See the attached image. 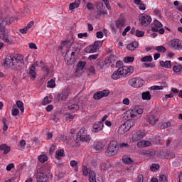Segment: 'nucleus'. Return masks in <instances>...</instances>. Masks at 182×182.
I'll return each instance as SVG.
<instances>
[{
  "label": "nucleus",
  "instance_id": "nucleus-14",
  "mask_svg": "<svg viewBox=\"0 0 182 182\" xmlns=\"http://www.w3.org/2000/svg\"><path fill=\"white\" fill-rule=\"evenodd\" d=\"M37 182H49V178L48 175L44 174L43 173H38L36 176Z\"/></svg>",
  "mask_w": 182,
  "mask_h": 182
},
{
  "label": "nucleus",
  "instance_id": "nucleus-6",
  "mask_svg": "<svg viewBox=\"0 0 182 182\" xmlns=\"http://www.w3.org/2000/svg\"><path fill=\"white\" fill-rule=\"evenodd\" d=\"M77 139L80 141H90V136L87 135L86 128H82L77 134Z\"/></svg>",
  "mask_w": 182,
  "mask_h": 182
},
{
  "label": "nucleus",
  "instance_id": "nucleus-7",
  "mask_svg": "<svg viewBox=\"0 0 182 182\" xmlns=\"http://www.w3.org/2000/svg\"><path fill=\"white\" fill-rule=\"evenodd\" d=\"M114 56L111 55L109 57H107L105 60L100 63V66L101 69H106L109 68V66H113V63H114Z\"/></svg>",
  "mask_w": 182,
  "mask_h": 182
},
{
  "label": "nucleus",
  "instance_id": "nucleus-3",
  "mask_svg": "<svg viewBox=\"0 0 182 182\" xmlns=\"http://www.w3.org/2000/svg\"><path fill=\"white\" fill-rule=\"evenodd\" d=\"M119 151V145L116 141H112L109 143L107 149L105 151L106 156H116Z\"/></svg>",
  "mask_w": 182,
  "mask_h": 182
},
{
  "label": "nucleus",
  "instance_id": "nucleus-5",
  "mask_svg": "<svg viewBox=\"0 0 182 182\" xmlns=\"http://www.w3.org/2000/svg\"><path fill=\"white\" fill-rule=\"evenodd\" d=\"M118 72L121 74L122 77L126 76H130L133 72H134V68L133 66H122L118 68Z\"/></svg>",
  "mask_w": 182,
  "mask_h": 182
},
{
  "label": "nucleus",
  "instance_id": "nucleus-10",
  "mask_svg": "<svg viewBox=\"0 0 182 182\" xmlns=\"http://www.w3.org/2000/svg\"><path fill=\"white\" fill-rule=\"evenodd\" d=\"M109 93L110 92L109 91V90H104L102 91L95 92L93 95V97L95 100H100V99L109 96Z\"/></svg>",
  "mask_w": 182,
  "mask_h": 182
},
{
  "label": "nucleus",
  "instance_id": "nucleus-52",
  "mask_svg": "<svg viewBox=\"0 0 182 182\" xmlns=\"http://www.w3.org/2000/svg\"><path fill=\"white\" fill-rule=\"evenodd\" d=\"M132 29V27L130 26H128L122 32V36H126L127 35V32H129Z\"/></svg>",
  "mask_w": 182,
  "mask_h": 182
},
{
  "label": "nucleus",
  "instance_id": "nucleus-28",
  "mask_svg": "<svg viewBox=\"0 0 182 182\" xmlns=\"http://www.w3.org/2000/svg\"><path fill=\"white\" fill-rule=\"evenodd\" d=\"M62 157H65V150L64 149L58 150L55 153V159H57V160H60Z\"/></svg>",
  "mask_w": 182,
  "mask_h": 182
},
{
  "label": "nucleus",
  "instance_id": "nucleus-29",
  "mask_svg": "<svg viewBox=\"0 0 182 182\" xmlns=\"http://www.w3.org/2000/svg\"><path fill=\"white\" fill-rule=\"evenodd\" d=\"M68 96H69V92L68 90H65L58 95V99L59 100H65V99H68Z\"/></svg>",
  "mask_w": 182,
  "mask_h": 182
},
{
  "label": "nucleus",
  "instance_id": "nucleus-57",
  "mask_svg": "<svg viewBox=\"0 0 182 182\" xmlns=\"http://www.w3.org/2000/svg\"><path fill=\"white\" fill-rule=\"evenodd\" d=\"M15 167V164H9L7 166H6V171H11V170H12V168H14Z\"/></svg>",
  "mask_w": 182,
  "mask_h": 182
},
{
  "label": "nucleus",
  "instance_id": "nucleus-9",
  "mask_svg": "<svg viewBox=\"0 0 182 182\" xmlns=\"http://www.w3.org/2000/svg\"><path fill=\"white\" fill-rule=\"evenodd\" d=\"M0 39H2L6 43H12L11 36L8 31H5V28H1Z\"/></svg>",
  "mask_w": 182,
  "mask_h": 182
},
{
  "label": "nucleus",
  "instance_id": "nucleus-35",
  "mask_svg": "<svg viewBox=\"0 0 182 182\" xmlns=\"http://www.w3.org/2000/svg\"><path fill=\"white\" fill-rule=\"evenodd\" d=\"M122 161H123V163H124V164H132V163H133L132 158H130L127 156H123Z\"/></svg>",
  "mask_w": 182,
  "mask_h": 182
},
{
  "label": "nucleus",
  "instance_id": "nucleus-23",
  "mask_svg": "<svg viewBox=\"0 0 182 182\" xmlns=\"http://www.w3.org/2000/svg\"><path fill=\"white\" fill-rule=\"evenodd\" d=\"M143 109H139L135 112L131 113L130 116L132 119H139L140 117V114H142Z\"/></svg>",
  "mask_w": 182,
  "mask_h": 182
},
{
  "label": "nucleus",
  "instance_id": "nucleus-59",
  "mask_svg": "<svg viewBox=\"0 0 182 182\" xmlns=\"http://www.w3.org/2000/svg\"><path fill=\"white\" fill-rule=\"evenodd\" d=\"M28 46L30 49H38V46H36V44H35V43H30L28 44Z\"/></svg>",
  "mask_w": 182,
  "mask_h": 182
},
{
  "label": "nucleus",
  "instance_id": "nucleus-1",
  "mask_svg": "<svg viewBox=\"0 0 182 182\" xmlns=\"http://www.w3.org/2000/svg\"><path fill=\"white\" fill-rule=\"evenodd\" d=\"M4 68H11V66H23V58L21 55H9L6 57L4 61Z\"/></svg>",
  "mask_w": 182,
  "mask_h": 182
},
{
  "label": "nucleus",
  "instance_id": "nucleus-22",
  "mask_svg": "<svg viewBox=\"0 0 182 182\" xmlns=\"http://www.w3.org/2000/svg\"><path fill=\"white\" fill-rule=\"evenodd\" d=\"M103 149H105V144L102 141L97 142L94 146V150L97 151L98 153L99 151H102Z\"/></svg>",
  "mask_w": 182,
  "mask_h": 182
},
{
  "label": "nucleus",
  "instance_id": "nucleus-40",
  "mask_svg": "<svg viewBox=\"0 0 182 182\" xmlns=\"http://www.w3.org/2000/svg\"><path fill=\"white\" fill-rule=\"evenodd\" d=\"M153 60V57L151 55H146L141 59V62H151Z\"/></svg>",
  "mask_w": 182,
  "mask_h": 182
},
{
  "label": "nucleus",
  "instance_id": "nucleus-48",
  "mask_svg": "<svg viewBox=\"0 0 182 182\" xmlns=\"http://www.w3.org/2000/svg\"><path fill=\"white\" fill-rule=\"evenodd\" d=\"M136 33V36H137L138 38H141L143 36H144V32L139 31V30H136L135 31Z\"/></svg>",
  "mask_w": 182,
  "mask_h": 182
},
{
  "label": "nucleus",
  "instance_id": "nucleus-33",
  "mask_svg": "<svg viewBox=\"0 0 182 182\" xmlns=\"http://www.w3.org/2000/svg\"><path fill=\"white\" fill-rule=\"evenodd\" d=\"M72 45V39L70 40H65L62 42L61 46L60 47V49H63V47L66 46L68 48V46H70Z\"/></svg>",
  "mask_w": 182,
  "mask_h": 182
},
{
  "label": "nucleus",
  "instance_id": "nucleus-30",
  "mask_svg": "<svg viewBox=\"0 0 182 182\" xmlns=\"http://www.w3.org/2000/svg\"><path fill=\"white\" fill-rule=\"evenodd\" d=\"M139 46V42L137 41H134L131 44H129L127 46V48L128 50H134L136 48Z\"/></svg>",
  "mask_w": 182,
  "mask_h": 182
},
{
  "label": "nucleus",
  "instance_id": "nucleus-47",
  "mask_svg": "<svg viewBox=\"0 0 182 182\" xmlns=\"http://www.w3.org/2000/svg\"><path fill=\"white\" fill-rule=\"evenodd\" d=\"M94 45L98 49H100V48H102V46L103 45V41H97L94 43Z\"/></svg>",
  "mask_w": 182,
  "mask_h": 182
},
{
  "label": "nucleus",
  "instance_id": "nucleus-16",
  "mask_svg": "<svg viewBox=\"0 0 182 182\" xmlns=\"http://www.w3.org/2000/svg\"><path fill=\"white\" fill-rule=\"evenodd\" d=\"M147 122H148L149 124H150L151 126H155L156 123H157V122H159V117H157L153 114H151L148 117Z\"/></svg>",
  "mask_w": 182,
  "mask_h": 182
},
{
  "label": "nucleus",
  "instance_id": "nucleus-12",
  "mask_svg": "<svg viewBox=\"0 0 182 182\" xmlns=\"http://www.w3.org/2000/svg\"><path fill=\"white\" fill-rule=\"evenodd\" d=\"M171 47L173 50H182L181 42L178 39H173L171 41Z\"/></svg>",
  "mask_w": 182,
  "mask_h": 182
},
{
  "label": "nucleus",
  "instance_id": "nucleus-11",
  "mask_svg": "<svg viewBox=\"0 0 182 182\" xmlns=\"http://www.w3.org/2000/svg\"><path fill=\"white\" fill-rule=\"evenodd\" d=\"M146 137V132L143 131H137L132 136V141L133 143H136V141H139L141 139H144Z\"/></svg>",
  "mask_w": 182,
  "mask_h": 182
},
{
  "label": "nucleus",
  "instance_id": "nucleus-20",
  "mask_svg": "<svg viewBox=\"0 0 182 182\" xmlns=\"http://www.w3.org/2000/svg\"><path fill=\"white\" fill-rule=\"evenodd\" d=\"M158 127H159V129H168V127H171V122H164V121H161L158 125Z\"/></svg>",
  "mask_w": 182,
  "mask_h": 182
},
{
  "label": "nucleus",
  "instance_id": "nucleus-39",
  "mask_svg": "<svg viewBox=\"0 0 182 182\" xmlns=\"http://www.w3.org/2000/svg\"><path fill=\"white\" fill-rule=\"evenodd\" d=\"M56 86V82H55V79H51L48 82L47 87L53 89Z\"/></svg>",
  "mask_w": 182,
  "mask_h": 182
},
{
  "label": "nucleus",
  "instance_id": "nucleus-63",
  "mask_svg": "<svg viewBox=\"0 0 182 182\" xmlns=\"http://www.w3.org/2000/svg\"><path fill=\"white\" fill-rule=\"evenodd\" d=\"M144 180V177L141 174H140L139 176H138L137 178H136V181L137 182H143Z\"/></svg>",
  "mask_w": 182,
  "mask_h": 182
},
{
  "label": "nucleus",
  "instance_id": "nucleus-58",
  "mask_svg": "<svg viewBox=\"0 0 182 182\" xmlns=\"http://www.w3.org/2000/svg\"><path fill=\"white\" fill-rule=\"evenodd\" d=\"M96 36L98 39H102V38H103V32L102 31H97L96 33Z\"/></svg>",
  "mask_w": 182,
  "mask_h": 182
},
{
  "label": "nucleus",
  "instance_id": "nucleus-15",
  "mask_svg": "<svg viewBox=\"0 0 182 182\" xmlns=\"http://www.w3.org/2000/svg\"><path fill=\"white\" fill-rule=\"evenodd\" d=\"M163 28V24L159 20L154 21L151 26L152 32H159V29Z\"/></svg>",
  "mask_w": 182,
  "mask_h": 182
},
{
  "label": "nucleus",
  "instance_id": "nucleus-54",
  "mask_svg": "<svg viewBox=\"0 0 182 182\" xmlns=\"http://www.w3.org/2000/svg\"><path fill=\"white\" fill-rule=\"evenodd\" d=\"M12 116H18L19 114V109H14L11 111Z\"/></svg>",
  "mask_w": 182,
  "mask_h": 182
},
{
  "label": "nucleus",
  "instance_id": "nucleus-43",
  "mask_svg": "<svg viewBox=\"0 0 182 182\" xmlns=\"http://www.w3.org/2000/svg\"><path fill=\"white\" fill-rule=\"evenodd\" d=\"M173 72H175L176 73H180V71L182 70V66H181V65H174V66L173 67Z\"/></svg>",
  "mask_w": 182,
  "mask_h": 182
},
{
  "label": "nucleus",
  "instance_id": "nucleus-55",
  "mask_svg": "<svg viewBox=\"0 0 182 182\" xmlns=\"http://www.w3.org/2000/svg\"><path fill=\"white\" fill-rule=\"evenodd\" d=\"M97 58H99V55L98 54H93L89 56L88 59H90V60H95L96 59H97Z\"/></svg>",
  "mask_w": 182,
  "mask_h": 182
},
{
  "label": "nucleus",
  "instance_id": "nucleus-50",
  "mask_svg": "<svg viewBox=\"0 0 182 182\" xmlns=\"http://www.w3.org/2000/svg\"><path fill=\"white\" fill-rule=\"evenodd\" d=\"M163 86L154 85L151 87V90H163Z\"/></svg>",
  "mask_w": 182,
  "mask_h": 182
},
{
  "label": "nucleus",
  "instance_id": "nucleus-60",
  "mask_svg": "<svg viewBox=\"0 0 182 182\" xmlns=\"http://www.w3.org/2000/svg\"><path fill=\"white\" fill-rule=\"evenodd\" d=\"M70 164L71 167H77V161H76L75 160H72L70 162Z\"/></svg>",
  "mask_w": 182,
  "mask_h": 182
},
{
  "label": "nucleus",
  "instance_id": "nucleus-27",
  "mask_svg": "<svg viewBox=\"0 0 182 182\" xmlns=\"http://www.w3.org/2000/svg\"><path fill=\"white\" fill-rule=\"evenodd\" d=\"M89 181L90 182H96L97 181V178H96V173L93 171H89Z\"/></svg>",
  "mask_w": 182,
  "mask_h": 182
},
{
  "label": "nucleus",
  "instance_id": "nucleus-42",
  "mask_svg": "<svg viewBox=\"0 0 182 182\" xmlns=\"http://www.w3.org/2000/svg\"><path fill=\"white\" fill-rule=\"evenodd\" d=\"M89 50H90V53H95L96 52H97V50H99V48H97L96 46H95V44L90 46L88 48Z\"/></svg>",
  "mask_w": 182,
  "mask_h": 182
},
{
  "label": "nucleus",
  "instance_id": "nucleus-34",
  "mask_svg": "<svg viewBox=\"0 0 182 182\" xmlns=\"http://www.w3.org/2000/svg\"><path fill=\"white\" fill-rule=\"evenodd\" d=\"M14 22V18L11 17H6L2 21V25H11Z\"/></svg>",
  "mask_w": 182,
  "mask_h": 182
},
{
  "label": "nucleus",
  "instance_id": "nucleus-8",
  "mask_svg": "<svg viewBox=\"0 0 182 182\" xmlns=\"http://www.w3.org/2000/svg\"><path fill=\"white\" fill-rule=\"evenodd\" d=\"M139 21L142 26H147L151 23V16L142 14L139 17Z\"/></svg>",
  "mask_w": 182,
  "mask_h": 182
},
{
  "label": "nucleus",
  "instance_id": "nucleus-21",
  "mask_svg": "<svg viewBox=\"0 0 182 182\" xmlns=\"http://www.w3.org/2000/svg\"><path fill=\"white\" fill-rule=\"evenodd\" d=\"M0 151H4V154H8L11 151V146L6 144H2L0 145Z\"/></svg>",
  "mask_w": 182,
  "mask_h": 182
},
{
  "label": "nucleus",
  "instance_id": "nucleus-61",
  "mask_svg": "<svg viewBox=\"0 0 182 182\" xmlns=\"http://www.w3.org/2000/svg\"><path fill=\"white\" fill-rule=\"evenodd\" d=\"M144 66H146V68H151V69H153V68H154V64L151 63H144Z\"/></svg>",
  "mask_w": 182,
  "mask_h": 182
},
{
  "label": "nucleus",
  "instance_id": "nucleus-26",
  "mask_svg": "<svg viewBox=\"0 0 182 182\" xmlns=\"http://www.w3.org/2000/svg\"><path fill=\"white\" fill-rule=\"evenodd\" d=\"M160 65L162 66V68H166V69H171V61H160Z\"/></svg>",
  "mask_w": 182,
  "mask_h": 182
},
{
  "label": "nucleus",
  "instance_id": "nucleus-31",
  "mask_svg": "<svg viewBox=\"0 0 182 182\" xmlns=\"http://www.w3.org/2000/svg\"><path fill=\"white\" fill-rule=\"evenodd\" d=\"M122 77V74L119 72V69L117 71H114L112 75V79L114 80H117V79H120Z\"/></svg>",
  "mask_w": 182,
  "mask_h": 182
},
{
  "label": "nucleus",
  "instance_id": "nucleus-41",
  "mask_svg": "<svg viewBox=\"0 0 182 182\" xmlns=\"http://www.w3.org/2000/svg\"><path fill=\"white\" fill-rule=\"evenodd\" d=\"M156 50H157L158 52H160L161 53H165L167 49H166V47L163 46H159L156 48Z\"/></svg>",
  "mask_w": 182,
  "mask_h": 182
},
{
  "label": "nucleus",
  "instance_id": "nucleus-45",
  "mask_svg": "<svg viewBox=\"0 0 182 182\" xmlns=\"http://www.w3.org/2000/svg\"><path fill=\"white\" fill-rule=\"evenodd\" d=\"M134 61V57H125L124 58V63H130Z\"/></svg>",
  "mask_w": 182,
  "mask_h": 182
},
{
  "label": "nucleus",
  "instance_id": "nucleus-13",
  "mask_svg": "<svg viewBox=\"0 0 182 182\" xmlns=\"http://www.w3.org/2000/svg\"><path fill=\"white\" fill-rule=\"evenodd\" d=\"M104 124L102 122H95L92 125V133H99V132H101V130H103Z\"/></svg>",
  "mask_w": 182,
  "mask_h": 182
},
{
  "label": "nucleus",
  "instance_id": "nucleus-17",
  "mask_svg": "<svg viewBox=\"0 0 182 182\" xmlns=\"http://www.w3.org/2000/svg\"><path fill=\"white\" fill-rule=\"evenodd\" d=\"M29 75L31 76L32 80L36 79V66L33 64L29 68Z\"/></svg>",
  "mask_w": 182,
  "mask_h": 182
},
{
  "label": "nucleus",
  "instance_id": "nucleus-37",
  "mask_svg": "<svg viewBox=\"0 0 182 182\" xmlns=\"http://www.w3.org/2000/svg\"><path fill=\"white\" fill-rule=\"evenodd\" d=\"M16 105L17 107L20 109L21 113H23V112H25V108H23V102H22V101L21 100H18L16 101Z\"/></svg>",
  "mask_w": 182,
  "mask_h": 182
},
{
  "label": "nucleus",
  "instance_id": "nucleus-62",
  "mask_svg": "<svg viewBox=\"0 0 182 182\" xmlns=\"http://www.w3.org/2000/svg\"><path fill=\"white\" fill-rule=\"evenodd\" d=\"M73 119H75V115H68V117H66L67 122H72Z\"/></svg>",
  "mask_w": 182,
  "mask_h": 182
},
{
  "label": "nucleus",
  "instance_id": "nucleus-38",
  "mask_svg": "<svg viewBox=\"0 0 182 182\" xmlns=\"http://www.w3.org/2000/svg\"><path fill=\"white\" fill-rule=\"evenodd\" d=\"M38 161L40 163H45L46 161H48V156H46V154L38 156Z\"/></svg>",
  "mask_w": 182,
  "mask_h": 182
},
{
  "label": "nucleus",
  "instance_id": "nucleus-2",
  "mask_svg": "<svg viewBox=\"0 0 182 182\" xmlns=\"http://www.w3.org/2000/svg\"><path fill=\"white\" fill-rule=\"evenodd\" d=\"M135 122L134 119L127 120L120 125L118 129L119 134H124V133H127L134 126Z\"/></svg>",
  "mask_w": 182,
  "mask_h": 182
},
{
  "label": "nucleus",
  "instance_id": "nucleus-46",
  "mask_svg": "<svg viewBox=\"0 0 182 182\" xmlns=\"http://www.w3.org/2000/svg\"><path fill=\"white\" fill-rule=\"evenodd\" d=\"M159 168L160 166L156 164H153L150 167L151 171H156V170H159Z\"/></svg>",
  "mask_w": 182,
  "mask_h": 182
},
{
  "label": "nucleus",
  "instance_id": "nucleus-25",
  "mask_svg": "<svg viewBox=\"0 0 182 182\" xmlns=\"http://www.w3.org/2000/svg\"><path fill=\"white\" fill-rule=\"evenodd\" d=\"M80 5V0H75V2L70 4L69 9L70 11H73L75 8H79Z\"/></svg>",
  "mask_w": 182,
  "mask_h": 182
},
{
  "label": "nucleus",
  "instance_id": "nucleus-56",
  "mask_svg": "<svg viewBox=\"0 0 182 182\" xmlns=\"http://www.w3.org/2000/svg\"><path fill=\"white\" fill-rule=\"evenodd\" d=\"M120 149H129V144L127 143H122L119 144Z\"/></svg>",
  "mask_w": 182,
  "mask_h": 182
},
{
  "label": "nucleus",
  "instance_id": "nucleus-24",
  "mask_svg": "<svg viewBox=\"0 0 182 182\" xmlns=\"http://www.w3.org/2000/svg\"><path fill=\"white\" fill-rule=\"evenodd\" d=\"M135 5H139V9L146 11V4L141 2V0H134Z\"/></svg>",
  "mask_w": 182,
  "mask_h": 182
},
{
  "label": "nucleus",
  "instance_id": "nucleus-19",
  "mask_svg": "<svg viewBox=\"0 0 182 182\" xmlns=\"http://www.w3.org/2000/svg\"><path fill=\"white\" fill-rule=\"evenodd\" d=\"M136 146L137 147H150V146H151V142L146 140H142L138 141Z\"/></svg>",
  "mask_w": 182,
  "mask_h": 182
},
{
  "label": "nucleus",
  "instance_id": "nucleus-36",
  "mask_svg": "<svg viewBox=\"0 0 182 182\" xmlns=\"http://www.w3.org/2000/svg\"><path fill=\"white\" fill-rule=\"evenodd\" d=\"M79 108L80 107H79V105L77 104H73L72 105L68 106L69 110H72V112H77Z\"/></svg>",
  "mask_w": 182,
  "mask_h": 182
},
{
  "label": "nucleus",
  "instance_id": "nucleus-32",
  "mask_svg": "<svg viewBox=\"0 0 182 182\" xmlns=\"http://www.w3.org/2000/svg\"><path fill=\"white\" fill-rule=\"evenodd\" d=\"M141 96L143 100H150V99H151V95L149 91L142 92Z\"/></svg>",
  "mask_w": 182,
  "mask_h": 182
},
{
  "label": "nucleus",
  "instance_id": "nucleus-51",
  "mask_svg": "<svg viewBox=\"0 0 182 182\" xmlns=\"http://www.w3.org/2000/svg\"><path fill=\"white\" fill-rule=\"evenodd\" d=\"M167 176L166 175L159 176V182H168Z\"/></svg>",
  "mask_w": 182,
  "mask_h": 182
},
{
  "label": "nucleus",
  "instance_id": "nucleus-49",
  "mask_svg": "<svg viewBox=\"0 0 182 182\" xmlns=\"http://www.w3.org/2000/svg\"><path fill=\"white\" fill-rule=\"evenodd\" d=\"M50 103V100H49V97L48 96L44 97L43 102H42L43 106H46V105H49Z\"/></svg>",
  "mask_w": 182,
  "mask_h": 182
},
{
  "label": "nucleus",
  "instance_id": "nucleus-4",
  "mask_svg": "<svg viewBox=\"0 0 182 182\" xmlns=\"http://www.w3.org/2000/svg\"><path fill=\"white\" fill-rule=\"evenodd\" d=\"M144 83H145L144 80H143L140 77H132L128 80V85L132 87H136V88L141 87V86H143Z\"/></svg>",
  "mask_w": 182,
  "mask_h": 182
},
{
  "label": "nucleus",
  "instance_id": "nucleus-44",
  "mask_svg": "<svg viewBox=\"0 0 182 182\" xmlns=\"http://www.w3.org/2000/svg\"><path fill=\"white\" fill-rule=\"evenodd\" d=\"M82 172L85 177L89 175V170L87 169V166L82 165Z\"/></svg>",
  "mask_w": 182,
  "mask_h": 182
},
{
  "label": "nucleus",
  "instance_id": "nucleus-18",
  "mask_svg": "<svg viewBox=\"0 0 182 182\" xmlns=\"http://www.w3.org/2000/svg\"><path fill=\"white\" fill-rule=\"evenodd\" d=\"M116 28L118 29H122V28H124L126 26V19L119 18L115 22Z\"/></svg>",
  "mask_w": 182,
  "mask_h": 182
},
{
  "label": "nucleus",
  "instance_id": "nucleus-64",
  "mask_svg": "<svg viewBox=\"0 0 182 182\" xmlns=\"http://www.w3.org/2000/svg\"><path fill=\"white\" fill-rule=\"evenodd\" d=\"M21 33H26L28 32V28L24 27L23 28L20 29Z\"/></svg>",
  "mask_w": 182,
  "mask_h": 182
},
{
  "label": "nucleus",
  "instance_id": "nucleus-53",
  "mask_svg": "<svg viewBox=\"0 0 182 182\" xmlns=\"http://www.w3.org/2000/svg\"><path fill=\"white\" fill-rule=\"evenodd\" d=\"M77 37L79 39H82V38H87V33H80L77 34Z\"/></svg>",
  "mask_w": 182,
  "mask_h": 182
}]
</instances>
